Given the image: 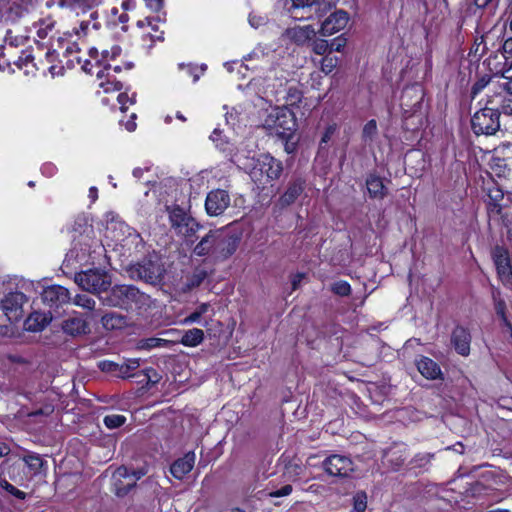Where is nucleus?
<instances>
[{
  "instance_id": "nucleus-31",
  "label": "nucleus",
  "mask_w": 512,
  "mask_h": 512,
  "mask_svg": "<svg viewBox=\"0 0 512 512\" xmlns=\"http://www.w3.org/2000/svg\"><path fill=\"white\" fill-rule=\"evenodd\" d=\"M305 182L301 179H297L291 182L280 197L279 202L281 206H288L295 202V200L301 195L304 190Z\"/></svg>"
},
{
  "instance_id": "nucleus-33",
  "label": "nucleus",
  "mask_w": 512,
  "mask_h": 512,
  "mask_svg": "<svg viewBox=\"0 0 512 512\" xmlns=\"http://www.w3.org/2000/svg\"><path fill=\"white\" fill-rule=\"evenodd\" d=\"M366 187L370 197L383 199L387 195V189L383 180L377 175H369L366 179Z\"/></svg>"
},
{
  "instance_id": "nucleus-11",
  "label": "nucleus",
  "mask_w": 512,
  "mask_h": 512,
  "mask_svg": "<svg viewBox=\"0 0 512 512\" xmlns=\"http://www.w3.org/2000/svg\"><path fill=\"white\" fill-rule=\"evenodd\" d=\"M215 233V259L225 260L235 253L241 237L226 229H214Z\"/></svg>"
},
{
  "instance_id": "nucleus-60",
  "label": "nucleus",
  "mask_w": 512,
  "mask_h": 512,
  "mask_svg": "<svg viewBox=\"0 0 512 512\" xmlns=\"http://www.w3.org/2000/svg\"><path fill=\"white\" fill-rule=\"evenodd\" d=\"M34 58L29 52H23L21 56L18 57L17 60H14L13 63L19 68L23 69L28 67L29 64H32Z\"/></svg>"
},
{
  "instance_id": "nucleus-63",
  "label": "nucleus",
  "mask_w": 512,
  "mask_h": 512,
  "mask_svg": "<svg viewBox=\"0 0 512 512\" xmlns=\"http://www.w3.org/2000/svg\"><path fill=\"white\" fill-rule=\"evenodd\" d=\"M292 490H293L292 485L286 484V485L282 486L281 488L270 492V496L273 498L288 496L291 494Z\"/></svg>"
},
{
  "instance_id": "nucleus-28",
  "label": "nucleus",
  "mask_w": 512,
  "mask_h": 512,
  "mask_svg": "<svg viewBox=\"0 0 512 512\" xmlns=\"http://www.w3.org/2000/svg\"><path fill=\"white\" fill-rule=\"evenodd\" d=\"M286 35L297 45H304L315 37L316 31L311 25L294 26L286 30Z\"/></svg>"
},
{
  "instance_id": "nucleus-47",
  "label": "nucleus",
  "mask_w": 512,
  "mask_h": 512,
  "mask_svg": "<svg viewBox=\"0 0 512 512\" xmlns=\"http://www.w3.org/2000/svg\"><path fill=\"white\" fill-rule=\"evenodd\" d=\"M126 422V417L121 414H110L106 415L103 419L104 425L108 429H116L124 425Z\"/></svg>"
},
{
  "instance_id": "nucleus-46",
  "label": "nucleus",
  "mask_w": 512,
  "mask_h": 512,
  "mask_svg": "<svg viewBox=\"0 0 512 512\" xmlns=\"http://www.w3.org/2000/svg\"><path fill=\"white\" fill-rule=\"evenodd\" d=\"M338 62L339 58L337 56L327 54L320 60V69L323 73L328 75L336 68Z\"/></svg>"
},
{
  "instance_id": "nucleus-58",
  "label": "nucleus",
  "mask_w": 512,
  "mask_h": 512,
  "mask_svg": "<svg viewBox=\"0 0 512 512\" xmlns=\"http://www.w3.org/2000/svg\"><path fill=\"white\" fill-rule=\"evenodd\" d=\"M117 101L120 104V109L125 111L128 108L127 104L133 105L136 102V95L135 93L131 96L127 93H120L117 97Z\"/></svg>"
},
{
  "instance_id": "nucleus-8",
  "label": "nucleus",
  "mask_w": 512,
  "mask_h": 512,
  "mask_svg": "<svg viewBox=\"0 0 512 512\" xmlns=\"http://www.w3.org/2000/svg\"><path fill=\"white\" fill-rule=\"evenodd\" d=\"M500 113L497 109L484 107L473 115L472 129L477 135H493L500 128Z\"/></svg>"
},
{
  "instance_id": "nucleus-57",
  "label": "nucleus",
  "mask_w": 512,
  "mask_h": 512,
  "mask_svg": "<svg viewBox=\"0 0 512 512\" xmlns=\"http://www.w3.org/2000/svg\"><path fill=\"white\" fill-rule=\"evenodd\" d=\"M180 68H186L187 73L193 77V81L196 82L199 80L201 75H203L206 70V65H202L200 68L192 65L185 66L184 64H180Z\"/></svg>"
},
{
  "instance_id": "nucleus-45",
  "label": "nucleus",
  "mask_w": 512,
  "mask_h": 512,
  "mask_svg": "<svg viewBox=\"0 0 512 512\" xmlns=\"http://www.w3.org/2000/svg\"><path fill=\"white\" fill-rule=\"evenodd\" d=\"M73 304L92 312L95 310L96 301L88 295L78 294L73 299Z\"/></svg>"
},
{
  "instance_id": "nucleus-59",
  "label": "nucleus",
  "mask_w": 512,
  "mask_h": 512,
  "mask_svg": "<svg viewBox=\"0 0 512 512\" xmlns=\"http://www.w3.org/2000/svg\"><path fill=\"white\" fill-rule=\"evenodd\" d=\"M51 322H23V328L29 332H42Z\"/></svg>"
},
{
  "instance_id": "nucleus-40",
  "label": "nucleus",
  "mask_w": 512,
  "mask_h": 512,
  "mask_svg": "<svg viewBox=\"0 0 512 512\" xmlns=\"http://www.w3.org/2000/svg\"><path fill=\"white\" fill-rule=\"evenodd\" d=\"M214 309L209 303H202L195 308L189 315H187L183 320H199L200 318H204V320L211 319L214 316Z\"/></svg>"
},
{
  "instance_id": "nucleus-52",
  "label": "nucleus",
  "mask_w": 512,
  "mask_h": 512,
  "mask_svg": "<svg viewBox=\"0 0 512 512\" xmlns=\"http://www.w3.org/2000/svg\"><path fill=\"white\" fill-rule=\"evenodd\" d=\"M331 290L339 296H347L351 291L350 284L347 281H337L332 284Z\"/></svg>"
},
{
  "instance_id": "nucleus-3",
  "label": "nucleus",
  "mask_w": 512,
  "mask_h": 512,
  "mask_svg": "<svg viewBox=\"0 0 512 512\" xmlns=\"http://www.w3.org/2000/svg\"><path fill=\"white\" fill-rule=\"evenodd\" d=\"M282 171L281 161L270 154H261L254 160L249 176L259 189H265L281 176Z\"/></svg>"
},
{
  "instance_id": "nucleus-6",
  "label": "nucleus",
  "mask_w": 512,
  "mask_h": 512,
  "mask_svg": "<svg viewBox=\"0 0 512 512\" xmlns=\"http://www.w3.org/2000/svg\"><path fill=\"white\" fill-rule=\"evenodd\" d=\"M27 303L28 297L24 292H9L0 300V316L5 317L6 320H22L30 312L25 308Z\"/></svg>"
},
{
  "instance_id": "nucleus-29",
  "label": "nucleus",
  "mask_w": 512,
  "mask_h": 512,
  "mask_svg": "<svg viewBox=\"0 0 512 512\" xmlns=\"http://www.w3.org/2000/svg\"><path fill=\"white\" fill-rule=\"evenodd\" d=\"M384 458L392 470L398 471L408 458L407 449L400 446L390 447L385 451Z\"/></svg>"
},
{
  "instance_id": "nucleus-35",
  "label": "nucleus",
  "mask_w": 512,
  "mask_h": 512,
  "mask_svg": "<svg viewBox=\"0 0 512 512\" xmlns=\"http://www.w3.org/2000/svg\"><path fill=\"white\" fill-rule=\"evenodd\" d=\"M200 228H202V226L192 216H190L186 220V223L180 226L175 233L183 237L187 242H193V238L196 236V233Z\"/></svg>"
},
{
  "instance_id": "nucleus-39",
  "label": "nucleus",
  "mask_w": 512,
  "mask_h": 512,
  "mask_svg": "<svg viewBox=\"0 0 512 512\" xmlns=\"http://www.w3.org/2000/svg\"><path fill=\"white\" fill-rule=\"evenodd\" d=\"M56 21L52 17H45L37 21L34 25L36 35L40 39L48 37L55 29Z\"/></svg>"
},
{
  "instance_id": "nucleus-22",
  "label": "nucleus",
  "mask_w": 512,
  "mask_h": 512,
  "mask_svg": "<svg viewBox=\"0 0 512 512\" xmlns=\"http://www.w3.org/2000/svg\"><path fill=\"white\" fill-rule=\"evenodd\" d=\"M31 477H45L48 469L47 461L35 452H28L21 458Z\"/></svg>"
},
{
  "instance_id": "nucleus-13",
  "label": "nucleus",
  "mask_w": 512,
  "mask_h": 512,
  "mask_svg": "<svg viewBox=\"0 0 512 512\" xmlns=\"http://www.w3.org/2000/svg\"><path fill=\"white\" fill-rule=\"evenodd\" d=\"M323 470L332 477L347 478L354 472V463L348 456L331 454L322 462Z\"/></svg>"
},
{
  "instance_id": "nucleus-54",
  "label": "nucleus",
  "mask_w": 512,
  "mask_h": 512,
  "mask_svg": "<svg viewBox=\"0 0 512 512\" xmlns=\"http://www.w3.org/2000/svg\"><path fill=\"white\" fill-rule=\"evenodd\" d=\"M17 287L22 290L21 292H37L38 288L40 287V282L28 279H21L17 283Z\"/></svg>"
},
{
  "instance_id": "nucleus-20",
  "label": "nucleus",
  "mask_w": 512,
  "mask_h": 512,
  "mask_svg": "<svg viewBox=\"0 0 512 512\" xmlns=\"http://www.w3.org/2000/svg\"><path fill=\"white\" fill-rule=\"evenodd\" d=\"M349 21V15L344 10L331 13L321 24L319 33L322 36H331L343 30Z\"/></svg>"
},
{
  "instance_id": "nucleus-34",
  "label": "nucleus",
  "mask_w": 512,
  "mask_h": 512,
  "mask_svg": "<svg viewBox=\"0 0 512 512\" xmlns=\"http://www.w3.org/2000/svg\"><path fill=\"white\" fill-rule=\"evenodd\" d=\"M488 210L490 213L500 214L502 210L501 202L504 199L503 191L497 186L493 185L488 188Z\"/></svg>"
},
{
  "instance_id": "nucleus-17",
  "label": "nucleus",
  "mask_w": 512,
  "mask_h": 512,
  "mask_svg": "<svg viewBox=\"0 0 512 512\" xmlns=\"http://www.w3.org/2000/svg\"><path fill=\"white\" fill-rule=\"evenodd\" d=\"M210 139L219 150L226 153V156H228L232 162L240 165L242 158H248V155L240 151L239 148L230 143L226 136L222 135V131L219 128L214 129L210 135Z\"/></svg>"
},
{
  "instance_id": "nucleus-37",
  "label": "nucleus",
  "mask_w": 512,
  "mask_h": 512,
  "mask_svg": "<svg viewBox=\"0 0 512 512\" xmlns=\"http://www.w3.org/2000/svg\"><path fill=\"white\" fill-rule=\"evenodd\" d=\"M169 220L171 227L176 231L180 226L186 223V220L191 216L183 208L179 206L168 207Z\"/></svg>"
},
{
  "instance_id": "nucleus-23",
  "label": "nucleus",
  "mask_w": 512,
  "mask_h": 512,
  "mask_svg": "<svg viewBox=\"0 0 512 512\" xmlns=\"http://www.w3.org/2000/svg\"><path fill=\"white\" fill-rule=\"evenodd\" d=\"M451 342L455 351L461 356H468L470 353L471 334L462 326H456L451 335Z\"/></svg>"
},
{
  "instance_id": "nucleus-25",
  "label": "nucleus",
  "mask_w": 512,
  "mask_h": 512,
  "mask_svg": "<svg viewBox=\"0 0 512 512\" xmlns=\"http://www.w3.org/2000/svg\"><path fill=\"white\" fill-rule=\"evenodd\" d=\"M195 454L188 452L183 457L175 460L170 466V473L178 480H182L194 467Z\"/></svg>"
},
{
  "instance_id": "nucleus-62",
  "label": "nucleus",
  "mask_w": 512,
  "mask_h": 512,
  "mask_svg": "<svg viewBox=\"0 0 512 512\" xmlns=\"http://www.w3.org/2000/svg\"><path fill=\"white\" fill-rule=\"evenodd\" d=\"M93 318L100 317V320L106 321V320H124V316L114 313H105L102 314L99 310H95L94 313H91L90 315Z\"/></svg>"
},
{
  "instance_id": "nucleus-7",
  "label": "nucleus",
  "mask_w": 512,
  "mask_h": 512,
  "mask_svg": "<svg viewBox=\"0 0 512 512\" xmlns=\"http://www.w3.org/2000/svg\"><path fill=\"white\" fill-rule=\"evenodd\" d=\"M288 11L295 19H320L328 12V5L321 0H288Z\"/></svg>"
},
{
  "instance_id": "nucleus-24",
  "label": "nucleus",
  "mask_w": 512,
  "mask_h": 512,
  "mask_svg": "<svg viewBox=\"0 0 512 512\" xmlns=\"http://www.w3.org/2000/svg\"><path fill=\"white\" fill-rule=\"evenodd\" d=\"M27 13V7L16 1H8L0 7V20L15 23Z\"/></svg>"
},
{
  "instance_id": "nucleus-10",
  "label": "nucleus",
  "mask_w": 512,
  "mask_h": 512,
  "mask_svg": "<svg viewBox=\"0 0 512 512\" xmlns=\"http://www.w3.org/2000/svg\"><path fill=\"white\" fill-rule=\"evenodd\" d=\"M110 215L112 217L111 222L107 225V231H112V239L123 247L130 249L133 246L137 249L138 246L142 243L140 234L124 222L120 220H114L112 213L106 215L107 220L109 219Z\"/></svg>"
},
{
  "instance_id": "nucleus-49",
  "label": "nucleus",
  "mask_w": 512,
  "mask_h": 512,
  "mask_svg": "<svg viewBox=\"0 0 512 512\" xmlns=\"http://www.w3.org/2000/svg\"><path fill=\"white\" fill-rule=\"evenodd\" d=\"M121 54V48L119 46H113L110 50H103L101 55L102 59L98 60L102 68L105 64H111L110 61L116 59Z\"/></svg>"
},
{
  "instance_id": "nucleus-27",
  "label": "nucleus",
  "mask_w": 512,
  "mask_h": 512,
  "mask_svg": "<svg viewBox=\"0 0 512 512\" xmlns=\"http://www.w3.org/2000/svg\"><path fill=\"white\" fill-rule=\"evenodd\" d=\"M175 335V339L171 340L172 343H181L186 347H196L204 339V332L202 329L199 328L177 331Z\"/></svg>"
},
{
  "instance_id": "nucleus-16",
  "label": "nucleus",
  "mask_w": 512,
  "mask_h": 512,
  "mask_svg": "<svg viewBox=\"0 0 512 512\" xmlns=\"http://www.w3.org/2000/svg\"><path fill=\"white\" fill-rule=\"evenodd\" d=\"M162 379V375L153 367H146L144 369H136L131 378L132 382L139 385L137 390L138 395H144L156 386Z\"/></svg>"
},
{
  "instance_id": "nucleus-9",
  "label": "nucleus",
  "mask_w": 512,
  "mask_h": 512,
  "mask_svg": "<svg viewBox=\"0 0 512 512\" xmlns=\"http://www.w3.org/2000/svg\"><path fill=\"white\" fill-rule=\"evenodd\" d=\"M142 297L139 290L132 285H115L101 300L104 305L128 309Z\"/></svg>"
},
{
  "instance_id": "nucleus-53",
  "label": "nucleus",
  "mask_w": 512,
  "mask_h": 512,
  "mask_svg": "<svg viewBox=\"0 0 512 512\" xmlns=\"http://www.w3.org/2000/svg\"><path fill=\"white\" fill-rule=\"evenodd\" d=\"M433 458L434 454L432 453H418L414 456L411 463L414 464L415 467H424L429 464Z\"/></svg>"
},
{
  "instance_id": "nucleus-38",
  "label": "nucleus",
  "mask_w": 512,
  "mask_h": 512,
  "mask_svg": "<svg viewBox=\"0 0 512 512\" xmlns=\"http://www.w3.org/2000/svg\"><path fill=\"white\" fill-rule=\"evenodd\" d=\"M140 367V359L139 358H129L126 359L123 363L119 364V369L117 373V377L121 379H131L133 373L136 372V369Z\"/></svg>"
},
{
  "instance_id": "nucleus-1",
  "label": "nucleus",
  "mask_w": 512,
  "mask_h": 512,
  "mask_svg": "<svg viewBox=\"0 0 512 512\" xmlns=\"http://www.w3.org/2000/svg\"><path fill=\"white\" fill-rule=\"evenodd\" d=\"M72 247L67 253V260L79 263L94 261L104 251L103 245L96 238L93 226L85 216H78L72 227Z\"/></svg>"
},
{
  "instance_id": "nucleus-21",
  "label": "nucleus",
  "mask_w": 512,
  "mask_h": 512,
  "mask_svg": "<svg viewBox=\"0 0 512 512\" xmlns=\"http://www.w3.org/2000/svg\"><path fill=\"white\" fill-rule=\"evenodd\" d=\"M419 373L428 380H443L444 376L439 364L433 359L420 355L415 360Z\"/></svg>"
},
{
  "instance_id": "nucleus-12",
  "label": "nucleus",
  "mask_w": 512,
  "mask_h": 512,
  "mask_svg": "<svg viewBox=\"0 0 512 512\" xmlns=\"http://www.w3.org/2000/svg\"><path fill=\"white\" fill-rule=\"evenodd\" d=\"M498 279L507 287H512V258L502 246H495L491 253Z\"/></svg>"
},
{
  "instance_id": "nucleus-50",
  "label": "nucleus",
  "mask_w": 512,
  "mask_h": 512,
  "mask_svg": "<svg viewBox=\"0 0 512 512\" xmlns=\"http://www.w3.org/2000/svg\"><path fill=\"white\" fill-rule=\"evenodd\" d=\"M98 368L104 373L117 377L119 363L110 360H102L98 363Z\"/></svg>"
},
{
  "instance_id": "nucleus-15",
  "label": "nucleus",
  "mask_w": 512,
  "mask_h": 512,
  "mask_svg": "<svg viewBox=\"0 0 512 512\" xmlns=\"http://www.w3.org/2000/svg\"><path fill=\"white\" fill-rule=\"evenodd\" d=\"M424 92L420 85L406 87L401 96V107L407 116L414 115L422 105Z\"/></svg>"
},
{
  "instance_id": "nucleus-64",
  "label": "nucleus",
  "mask_w": 512,
  "mask_h": 512,
  "mask_svg": "<svg viewBox=\"0 0 512 512\" xmlns=\"http://www.w3.org/2000/svg\"><path fill=\"white\" fill-rule=\"evenodd\" d=\"M41 172L46 177H52L57 172V167L51 162L44 163L41 167Z\"/></svg>"
},
{
  "instance_id": "nucleus-18",
  "label": "nucleus",
  "mask_w": 512,
  "mask_h": 512,
  "mask_svg": "<svg viewBox=\"0 0 512 512\" xmlns=\"http://www.w3.org/2000/svg\"><path fill=\"white\" fill-rule=\"evenodd\" d=\"M230 205V196L222 189L212 190L207 194L205 209L208 215H221Z\"/></svg>"
},
{
  "instance_id": "nucleus-26",
  "label": "nucleus",
  "mask_w": 512,
  "mask_h": 512,
  "mask_svg": "<svg viewBox=\"0 0 512 512\" xmlns=\"http://www.w3.org/2000/svg\"><path fill=\"white\" fill-rule=\"evenodd\" d=\"M111 64H105L103 69L96 71V77L100 81L99 87L105 93L119 91L122 88L120 81H117L112 73H110Z\"/></svg>"
},
{
  "instance_id": "nucleus-42",
  "label": "nucleus",
  "mask_w": 512,
  "mask_h": 512,
  "mask_svg": "<svg viewBox=\"0 0 512 512\" xmlns=\"http://www.w3.org/2000/svg\"><path fill=\"white\" fill-rule=\"evenodd\" d=\"M58 43V47L63 49V54L65 56H72L73 54H76L75 60L78 64L82 63V60L77 54L80 51V48L76 42L69 41L65 37H58L56 39Z\"/></svg>"
},
{
  "instance_id": "nucleus-19",
  "label": "nucleus",
  "mask_w": 512,
  "mask_h": 512,
  "mask_svg": "<svg viewBox=\"0 0 512 512\" xmlns=\"http://www.w3.org/2000/svg\"><path fill=\"white\" fill-rule=\"evenodd\" d=\"M130 273L132 277H136L149 283H154L159 280L162 274V269L157 263L145 259L132 266Z\"/></svg>"
},
{
  "instance_id": "nucleus-32",
  "label": "nucleus",
  "mask_w": 512,
  "mask_h": 512,
  "mask_svg": "<svg viewBox=\"0 0 512 512\" xmlns=\"http://www.w3.org/2000/svg\"><path fill=\"white\" fill-rule=\"evenodd\" d=\"M128 475V470L125 467H119L114 474V490L117 496L124 497L126 496L132 488L136 486V482L133 480L126 485H123L121 481V477H126Z\"/></svg>"
},
{
  "instance_id": "nucleus-41",
  "label": "nucleus",
  "mask_w": 512,
  "mask_h": 512,
  "mask_svg": "<svg viewBox=\"0 0 512 512\" xmlns=\"http://www.w3.org/2000/svg\"><path fill=\"white\" fill-rule=\"evenodd\" d=\"M0 488L2 489L1 495L3 497H6L7 494L22 501L26 500V498L28 497V494L26 492L18 489L5 478H0Z\"/></svg>"
},
{
  "instance_id": "nucleus-4",
  "label": "nucleus",
  "mask_w": 512,
  "mask_h": 512,
  "mask_svg": "<svg viewBox=\"0 0 512 512\" xmlns=\"http://www.w3.org/2000/svg\"><path fill=\"white\" fill-rule=\"evenodd\" d=\"M264 128L282 140H290L296 130L294 114L285 107H275L266 117Z\"/></svg>"
},
{
  "instance_id": "nucleus-30",
  "label": "nucleus",
  "mask_w": 512,
  "mask_h": 512,
  "mask_svg": "<svg viewBox=\"0 0 512 512\" xmlns=\"http://www.w3.org/2000/svg\"><path fill=\"white\" fill-rule=\"evenodd\" d=\"M193 253L196 256H212L215 258V233L210 230L205 234L201 240L193 248Z\"/></svg>"
},
{
  "instance_id": "nucleus-5",
  "label": "nucleus",
  "mask_w": 512,
  "mask_h": 512,
  "mask_svg": "<svg viewBox=\"0 0 512 512\" xmlns=\"http://www.w3.org/2000/svg\"><path fill=\"white\" fill-rule=\"evenodd\" d=\"M74 281L82 290L93 294L106 291L112 284L111 276L106 271L98 268L76 273Z\"/></svg>"
},
{
  "instance_id": "nucleus-55",
  "label": "nucleus",
  "mask_w": 512,
  "mask_h": 512,
  "mask_svg": "<svg viewBox=\"0 0 512 512\" xmlns=\"http://www.w3.org/2000/svg\"><path fill=\"white\" fill-rule=\"evenodd\" d=\"M248 21L251 27L258 29L267 23L268 18L265 15H260L252 12L249 15Z\"/></svg>"
},
{
  "instance_id": "nucleus-2",
  "label": "nucleus",
  "mask_w": 512,
  "mask_h": 512,
  "mask_svg": "<svg viewBox=\"0 0 512 512\" xmlns=\"http://www.w3.org/2000/svg\"><path fill=\"white\" fill-rule=\"evenodd\" d=\"M41 301L34 299L30 304V312L26 320H54L56 311L71 300L69 290L61 285H49L42 287Z\"/></svg>"
},
{
  "instance_id": "nucleus-56",
  "label": "nucleus",
  "mask_w": 512,
  "mask_h": 512,
  "mask_svg": "<svg viewBox=\"0 0 512 512\" xmlns=\"http://www.w3.org/2000/svg\"><path fill=\"white\" fill-rule=\"evenodd\" d=\"M347 44V39L344 35H340L338 37H335L331 40L329 43V50L335 51V52H341Z\"/></svg>"
},
{
  "instance_id": "nucleus-61",
  "label": "nucleus",
  "mask_w": 512,
  "mask_h": 512,
  "mask_svg": "<svg viewBox=\"0 0 512 512\" xmlns=\"http://www.w3.org/2000/svg\"><path fill=\"white\" fill-rule=\"evenodd\" d=\"M503 77L508 81L505 83V90L507 92V96L505 98H510L512 96V63L510 66L503 72Z\"/></svg>"
},
{
  "instance_id": "nucleus-43",
  "label": "nucleus",
  "mask_w": 512,
  "mask_h": 512,
  "mask_svg": "<svg viewBox=\"0 0 512 512\" xmlns=\"http://www.w3.org/2000/svg\"><path fill=\"white\" fill-rule=\"evenodd\" d=\"M100 26V22L97 21V13L92 12L90 14V19L82 20L79 24V28H73V33L77 36H80L81 34L86 35L90 31V28L98 30Z\"/></svg>"
},
{
  "instance_id": "nucleus-44",
  "label": "nucleus",
  "mask_w": 512,
  "mask_h": 512,
  "mask_svg": "<svg viewBox=\"0 0 512 512\" xmlns=\"http://www.w3.org/2000/svg\"><path fill=\"white\" fill-rule=\"evenodd\" d=\"M378 133L377 123L374 119L369 120L363 127L362 138L364 142H372Z\"/></svg>"
},
{
  "instance_id": "nucleus-14",
  "label": "nucleus",
  "mask_w": 512,
  "mask_h": 512,
  "mask_svg": "<svg viewBox=\"0 0 512 512\" xmlns=\"http://www.w3.org/2000/svg\"><path fill=\"white\" fill-rule=\"evenodd\" d=\"M164 21V17L157 15L156 17L147 16L136 22V26L140 30L143 43L146 44L147 42H150L147 44L148 48L152 47L154 42L164 40V32L160 30L159 26V24Z\"/></svg>"
},
{
  "instance_id": "nucleus-36",
  "label": "nucleus",
  "mask_w": 512,
  "mask_h": 512,
  "mask_svg": "<svg viewBox=\"0 0 512 512\" xmlns=\"http://www.w3.org/2000/svg\"><path fill=\"white\" fill-rule=\"evenodd\" d=\"M171 344H172V341L168 340V339H162V338H158V337H149V338H142V339L137 340L136 349L150 351L153 348L170 347Z\"/></svg>"
},
{
  "instance_id": "nucleus-51",
  "label": "nucleus",
  "mask_w": 512,
  "mask_h": 512,
  "mask_svg": "<svg viewBox=\"0 0 512 512\" xmlns=\"http://www.w3.org/2000/svg\"><path fill=\"white\" fill-rule=\"evenodd\" d=\"M312 51L317 55L325 56L329 52V42L324 39H315L312 44Z\"/></svg>"
},
{
  "instance_id": "nucleus-48",
  "label": "nucleus",
  "mask_w": 512,
  "mask_h": 512,
  "mask_svg": "<svg viewBox=\"0 0 512 512\" xmlns=\"http://www.w3.org/2000/svg\"><path fill=\"white\" fill-rule=\"evenodd\" d=\"M367 508V494L364 491H358L353 496V509L356 512H364Z\"/></svg>"
}]
</instances>
